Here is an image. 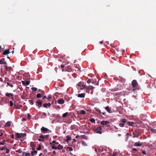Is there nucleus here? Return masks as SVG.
I'll return each instance as SVG.
<instances>
[{
	"label": "nucleus",
	"mask_w": 156,
	"mask_h": 156,
	"mask_svg": "<svg viewBox=\"0 0 156 156\" xmlns=\"http://www.w3.org/2000/svg\"><path fill=\"white\" fill-rule=\"evenodd\" d=\"M89 120L91 122L94 123L95 122V120L94 118H92Z\"/></svg>",
	"instance_id": "36"
},
{
	"label": "nucleus",
	"mask_w": 156,
	"mask_h": 156,
	"mask_svg": "<svg viewBox=\"0 0 156 156\" xmlns=\"http://www.w3.org/2000/svg\"><path fill=\"white\" fill-rule=\"evenodd\" d=\"M120 123L119 126L121 127H123L124 126L126 122V119H122L120 121Z\"/></svg>",
	"instance_id": "2"
},
{
	"label": "nucleus",
	"mask_w": 156,
	"mask_h": 156,
	"mask_svg": "<svg viewBox=\"0 0 156 156\" xmlns=\"http://www.w3.org/2000/svg\"><path fill=\"white\" fill-rule=\"evenodd\" d=\"M11 125V122H6L5 125L4 126V127H9Z\"/></svg>",
	"instance_id": "19"
},
{
	"label": "nucleus",
	"mask_w": 156,
	"mask_h": 156,
	"mask_svg": "<svg viewBox=\"0 0 156 156\" xmlns=\"http://www.w3.org/2000/svg\"><path fill=\"white\" fill-rule=\"evenodd\" d=\"M80 90H82L83 89V87H80Z\"/></svg>",
	"instance_id": "64"
},
{
	"label": "nucleus",
	"mask_w": 156,
	"mask_h": 156,
	"mask_svg": "<svg viewBox=\"0 0 156 156\" xmlns=\"http://www.w3.org/2000/svg\"><path fill=\"white\" fill-rule=\"evenodd\" d=\"M69 113L68 112H66L64 114H63L62 115V117L63 118H65L66 117L67 115Z\"/></svg>",
	"instance_id": "31"
},
{
	"label": "nucleus",
	"mask_w": 156,
	"mask_h": 156,
	"mask_svg": "<svg viewBox=\"0 0 156 156\" xmlns=\"http://www.w3.org/2000/svg\"><path fill=\"white\" fill-rule=\"evenodd\" d=\"M95 132L98 133H99L100 134H101L102 133V132L101 131H100L97 128L95 129Z\"/></svg>",
	"instance_id": "23"
},
{
	"label": "nucleus",
	"mask_w": 156,
	"mask_h": 156,
	"mask_svg": "<svg viewBox=\"0 0 156 156\" xmlns=\"http://www.w3.org/2000/svg\"><path fill=\"white\" fill-rule=\"evenodd\" d=\"M91 82V80L90 79H89L87 81V83H90Z\"/></svg>",
	"instance_id": "53"
},
{
	"label": "nucleus",
	"mask_w": 156,
	"mask_h": 156,
	"mask_svg": "<svg viewBox=\"0 0 156 156\" xmlns=\"http://www.w3.org/2000/svg\"><path fill=\"white\" fill-rule=\"evenodd\" d=\"M77 88H80V87H82L84 88V89H86L87 88V86L84 85L83 83H82L81 82H79L77 84Z\"/></svg>",
	"instance_id": "4"
},
{
	"label": "nucleus",
	"mask_w": 156,
	"mask_h": 156,
	"mask_svg": "<svg viewBox=\"0 0 156 156\" xmlns=\"http://www.w3.org/2000/svg\"><path fill=\"white\" fill-rule=\"evenodd\" d=\"M66 142H68L69 141L71 140V138L70 136L69 135H68L66 136Z\"/></svg>",
	"instance_id": "21"
},
{
	"label": "nucleus",
	"mask_w": 156,
	"mask_h": 156,
	"mask_svg": "<svg viewBox=\"0 0 156 156\" xmlns=\"http://www.w3.org/2000/svg\"><path fill=\"white\" fill-rule=\"evenodd\" d=\"M16 152H18L19 153H22V151L21 150H19L17 151H16Z\"/></svg>",
	"instance_id": "57"
},
{
	"label": "nucleus",
	"mask_w": 156,
	"mask_h": 156,
	"mask_svg": "<svg viewBox=\"0 0 156 156\" xmlns=\"http://www.w3.org/2000/svg\"><path fill=\"white\" fill-rule=\"evenodd\" d=\"M4 150H6V152L5 153L6 154L8 153L9 151V149L5 146L1 148V151H3Z\"/></svg>",
	"instance_id": "8"
},
{
	"label": "nucleus",
	"mask_w": 156,
	"mask_h": 156,
	"mask_svg": "<svg viewBox=\"0 0 156 156\" xmlns=\"http://www.w3.org/2000/svg\"><path fill=\"white\" fill-rule=\"evenodd\" d=\"M85 94L84 93L79 94L77 96L78 97L81 98H83L85 97Z\"/></svg>",
	"instance_id": "15"
},
{
	"label": "nucleus",
	"mask_w": 156,
	"mask_h": 156,
	"mask_svg": "<svg viewBox=\"0 0 156 156\" xmlns=\"http://www.w3.org/2000/svg\"><path fill=\"white\" fill-rule=\"evenodd\" d=\"M26 120V119L24 118H22V121H25Z\"/></svg>",
	"instance_id": "60"
},
{
	"label": "nucleus",
	"mask_w": 156,
	"mask_h": 156,
	"mask_svg": "<svg viewBox=\"0 0 156 156\" xmlns=\"http://www.w3.org/2000/svg\"><path fill=\"white\" fill-rule=\"evenodd\" d=\"M41 146L40 145H39V146L37 149V151L40 150L41 149Z\"/></svg>",
	"instance_id": "42"
},
{
	"label": "nucleus",
	"mask_w": 156,
	"mask_h": 156,
	"mask_svg": "<svg viewBox=\"0 0 156 156\" xmlns=\"http://www.w3.org/2000/svg\"><path fill=\"white\" fill-rule=\"evenodd\" d=\"M51 98V95L48 96L47 99L48 100H49Z\"/></svg>",
	"instance_id": "50"
},
{
	"label": "nucleus",
	"mask_w": 156,
	"mask_h": 156,
	"mask_svg": "<svg viewBox=\"0 0 156 156\" xmlns=\"http://www.w3.org/2000/svg\"><path fill=\"white\" fill-rule=\"evenodd\" d=\"M49 137V135H47L45 136H44V137H45L47 139H48Z\"/></svg>",
	"instance_id": "54"
},
{
	"label": "nucleus",
	"mask_w": 156,
	"mask_h": 156,
	"mask_svg": "<svg viewBox=\"0 0 156 156\" xmlns=\"http://www.w3.org/2000/svg\"><path fill=\"white\" fill-rule=\"evenodd\" d=\"M94 88V87L92 86H87V88H86L87 89V91L89 90H92Z\"/></svg>",
	"instance_id": "20"
},
{
	"label": "nucleus",
	"mask_w": 156,
	"mask_h": 156,
	"mask_svg": "<svg viewBox=\"0 0 156 156\" xmlns=\"http://www.w3.org/2000/svg\"><path fill=\"white\" fill-rule=\"evenodd\" d=\"M36 103L38 104L37 106H38V108H40L42 106V101L40 99H38L36 102Z\"/></svg>",
	"instance_id": "7"
},
{
	"label": "nucleus",
	"mask_w": 156,
	"mask_h": 156,
	"mask_svg": "<svg viewBox=\"0 0 156 156\" xmlns=\"http://www.w3.org/2000/svg\"><path fill=\"white\" fill-rule=\"evenodd\" d=\"M11 137L12 138H13L14 137V135L13 134H12L11 135Z\"/></svg>",
	"instance_id": "59"
},
{
	"label": "nucleus",
	"mask_w": 156,
	"mask_h": 156,
	"mask_svg": "<svg viewBox=\"0 0 156 156\" xmlns=\"http://www.w3.org/2000/svg\"><path fill=\"white\" fill-rule=\"evenodd\" d=\"M131 85L133 88H136L138 85L136 80H133L132 82Z\"/></svg>",
	"instance_id": "5"
},
{
	"label": "nucleus",
	"mask_w": 156,
	"mask_h": 156,
	"mask_svg": "<svg viewBox=\"0 0 156 156\" xmlns=\"http://www.w3.org/2000/svg\"><path fill=\"white\" fill-rule=\"evenodd\" d=\"M5 95L7 96V97H12L13 96V94H12V93H6L5 94Z\"/></svg>",
	"instance_id": "25"
},
{
	"label": "nucleus",
	"mask_w": 156,
	"mask_h": 156,
	"mask_svg": "<svg viewBox=\"0 0 156 156\" xmlns=\"http://www.w3.org/2000/svg\"><path fill=\"white\" fill-rule=\"evenodd\" d=\"M53 143H55L56 144H59L58 142H56L55 140H53L52 142H50V145H52Z\"/></svg>",
	"instance_id": "28"
},
{
	"label": "nucleus",
	"mask_w": 156,
	"mask_h": 156,
	"mask_svg": "<svg viewBox=\"0 0 156 156\" xmlns=\"http://www.w3.org/2000/svg\"><path fill=\"white\" fill-rule=\"evenodd\" d=\"M132 151H133H133H135L137 152L138 151V150L135 148H133L132 149Z\"/></svg>",
	"instance_id": "47"
},
{
	"label": "nucleus",
	"mask_w": 156,
	"mask_h": 156,
	"mask_svg": "<svg viewBox=\"0 0 156 156\" xmlns=\"http://www.w3.org/2000/svg\"><path fill=\"white\" fill-rule=\"evenodd\" d=\"M97 128L99 130L101 131L102 129V128H101V126H98Z\"/></svg>",
	"instance_id": "52"
},
{
	"label": "nucleus",
	"mask_w": 156,
	"mask_h": 156,
	"mask_svg": "<svg viewBox=\"0 0 156 156\" xmlns=\"http://www.w3.org/2000/svg\"><path fill=\"white\" fill-rule=\"evenodd\" d=\"M5 59L4 58H2L1 59V64H4L5 65L7 63L5 61Z\"/></svg>",
	"instance_id": "17"
},
{
	"label": "nucleus",
	"mask_w": 156,
	"mask_h": 156,
	"mask_svg": "<svg viewBox=\"0 0 156 156\" xmlns=\"http://www.w3.org/2000/svg\"><path fill=\"white\" fill-rule=\"evenodd\" d=\"M73 70V69L71 68V67L70 66H66L65 67V69H62V71H68L69 72H70L72 71Z\"/></svg>",
	"instance_id": "3"
},
{
	"label": "nucleus",
	"mask_w": 156,
	"mask_h": 156,
	"mask_svg": "<svg viewBox=\"0 0 156 156\" xmlns=\"http://www.w3.org/2000/svg\"><path fill=\"white\" fill-rule=\"evenodd\" d=\"M41 97V94L40 93L38 94L37 95V98H39Z\"/></svg>",
	"instance_id": "40"
},
{
	"label": "nucleus",
	"mask_w": 156,
	"mask_h": 156,
	"mask_svg": "<svg viewBox=\"0 0 156 156\" xmlns=\"http://www.w3.org/2000/svg\"><path fill=\"white\" fill-rule=\"evenodd\" d=\"M142 153L143 154H144V155H146V152L145 151H142Z\"/></svg>",
	"instance_id": "55"
},
{
	"label": "nucleus",
	"mask_w": 156,
	"mask_h": 156,
	"mask_svg": "<svg viewBox=\"0 0 156 156\" xmlns=\"http://www.w3.org/2000/svg\"><path fill=\"white\" fill-rule=\"evenodd\" d=\"M95 110L97 111L98 112L100 113H101V110L97 108H95Z\"/></svg>",
	"instance_id": "38"
},
{
	"label": "nucleus",
	"mask_w": 156,
	"mask_h": 156,
	"mask_svg": "<svg viewBox=\"0 0 156 156\" xmlns=\"http://www.w3.org/2000/svg\"><path fill=\"white\" fill-rule=\"evenodd\" d=\"M37 151L34 150L33 151H31V154L32 156H34V154H37Z\"/></svg>",
	"instance_id": "24"
},
{
	"label": "nucleus",
	"mask_w": 156,
	"mask_h": 156,
	"mask_svg": "<svg viewBox=\"0 0 156 156\" xmlns=\"http://www.w3.org/2000/svg\"><path fill=\"white\" fill-rule=\"evenodd\" d=\"M142 145V143H140V141H139L138 142H136L134 145V146L135 147H139L141 146Z\"/></svg>",
	"instance_id": "9"
},
{
	"label": "nucleus",
	"mask_w": 156,
	"mask_h": 156,
	"mask_svg": "<svg viewBox=\"0 0 156 156\" xmlns=\"http://www.w3.org/2000/svg\"><path fill=\"white\" fill-rule=\"evenodd\" d=\"M28 102H29L30 104L31 105H33L34 104L33 101L32 100H29L28 101Z\"/></svg>",
	"instance_id": "41"
},
{
	"label": "nucleus",
	"mask_w": 156,
	"mask_h": 156,
	"mask_svg": "<svg viewBox=\"0 0 156 156\" xmlns=\"http://www.w3.org/2000/svg\"><path fill=\"white\" fill-rule=\"evenodd\" d=\"M3 142H1V145H4L5 144L6 140H3Z\"/></svg>",
	"instance_id": "39"
},
{
	"label": "nucleus",
	"mask_w": 156,
	"mask_h": 156,
	"mask_svg": "<svg viewBox=\"0 0 156 156\" xmlns=\"http://www.w3.org/2000/svg\"><path fill=\"white\" fill-rule=\"evenodd\" d=\"M127 125L129 126H133V125L134 124L133 122H126Z\"/></svg>",
	"instance_id": "22"
},
{
	"label": "nucleus",
	"mask_w": 156,
	"mask_h": 156,
	"mask_svg": "<svg viewBox=\"0 0 156 156\" xmlns=\"http://www.w3.org/2000/svg\"><path fill=\"white\" fill-rule=\"evenodd\" d=\"M109 123V122L108 121H102L101 122V124L103 125H107V126H110L108 124Z\"/></svg>",
	"instance_id": "6"
},
{
	"label": "nucleus",
	"mask_w": 156,
	"mask_h": 156,
	"mask_svg": "<svg viewBox=\"0 0 156 156\" xmlns=\"http://www.w3.org/2000/svg\"><path fill=\"white\" fill-rule=\"evenodd\" d=\"M5 134L4 131H3L2 132H1V138L2 137H3V136H5Z\"/></svg>",
	"instance_id": "26"
},
{
	"label": "nucleus",
	"mask_w": 156,
	"mask_h": 156,
	"mask_svg": "<svg viewBox=\"0 0 156 156\" xmlns=\"http://www.w3.org/2000/svg\"><path fill=\"white\" fill-rule=\"evenodd\" d=\"M41 130L42 133H44V132H47L48 130V129L46 128L42 127L41 129Z\"/></svg>",
	"instance_id": "11"
},
{
	"label": "nucleus",
	"mask_w": 156,
	"mask_h": 156,
	"mask_svg": "<svg viewBox=\"0 0 156 156\" xmlns=\"http://www.w3.org/2000/svg\"><path fill=\"white\" fill-rule=\"evenodd\" d=\"M66 66V65H62L61 66V67L62 69V70L63 69H65V67Z\"/></svg>",
	"instance_id": "44"
},
{
	"label": "nucleus",
	"mask_w": 156,
	"mask_h": 156,
	"mask_svg": "<svg viewBox=\"0 0 156 156\" xmlns=\"http://www.w3.org/2000/svg\"><path fill=\"white\" fill-rule=\"evenodd\" d=\"M63 148V146L59 144L58 145V147H57V148L58 150L61 149H62Z\"/></svg>",
	"instance_id": "27"
},
{
	"label": "nucleus",
	"mask_w": 156,
	"mask_h": 156,
	"mask_svg": "<svg viewBox=\"0 0 156 156\" xmlns=\"http://www.w3.org/2000/svg\"><path fill=\"white\" fill-rule=\"evenodd\" d=\"M51 146V148L54 150L57 149V147L55 146L54 145H52Z\"/></svg>",
	"instance_id": "34"
},
{
	"label": "nucleus",
	"mask_w": 156,
	"mask_h": 156,
	"mask_svg": "<svg viewBox=\"0 0 156 156\" xmlns=\"http://www.w3.org/2000/svg\"><path fill=\"white\" fill-rule=\"evenodd\" d=\"M14 106L16 109H20L22 107V105H19L14 104Z\"/></svg>",
	"instance_id": "12"
},
{
	"label": "nucleus",
	"mask_w": 156,
	"mask_h": 156,
	"mask_svg": "<svg viewBox=\"0 0 156 156\" xmlns=\"http://www.w3.org/2000/svg\"><path fill=\"white\" fill-rule=\"evenodd\" d=\"M39 137L40 138H42V139L43 140V139L44 138V136L42 134H41L39 136Z\"/></svg>",
	"instance_id": "43"
},
{
	"label": "nucleus",
	"mask_w": 156,
	"mask_h": 156,
	"mask_svg": "<svg viewBox=\"0 0 156 156\" xmlns=\"http://www.w3.org/2000/svg\"><path fill=\"white\" fill-rule=\"evenodd\" d=\"M105 109L108 112L110 113V112L111 110L109 109L108 106L106 107Z\"/></svg>",
	"instance_id": "29"
},
{
	"label": "nucleus",
	"mask_w": 156,
	"mask_h": 156,
	"mask_svg": "<svg viewBox=\"0 0 156 156\" xmlns=\"http://www.w3.org/2000/svg\"><path fill=\"white\" fill-rule=\"evenodd\" d=\"M30 153H26L25 154V156H30Z\"/></svg>",
	"instance_id": "49"
},
{
	"label": "nucleus",
	"mask_w": 156,
	"mask_h": 156,
	"mask_svg": "<svg viewBox=\"0 0 156 156\" xmlns=\"http://www.w3.org/2000/svg\"><path fill=\"white\" fill-rule=\"evenodd\" d=\"M4 67H5V69L7 70H9V67H7L5 65H4Z\"/></svg>",
	"instance_id": "48"
},
{
	"label": "nucleus",
	"mask_w": 156,
	"mask_h": 156,
	"mask_svg": "<svg viewBox=\"0 0 156 156\" xmlns=\"http://www.w3.org/2000/svg\"><path fill=\"white\" fill-rule=\"evenodd\" d=\"M38 140L39 141H43V140H44L43 139H41L40 138L38 139Z\"/></svg>",
	"instance_id": "61"
},
{
	"label": "nucleus",
	"mask_w": 156,
	"mask_h": 156,
	"mask_svg": "<svg viewBox=\"0 0 156 156\" xmlns=\"http://www.w3.org/2000/svg\"><path fill=\"white\" fill-rule=\"evenodd\" d=\"M51 105V104L50 103H45L43 105V106L46 108L50 107Z\"/></svg>",
	"instance_id": "13"
},
{
	"label": "nucleus",
	"mask_w": 156,
	"mask_h": 156,
	"mask_svg": "<svg viewBox=\"0 0 156 156\" xmlns=\"http://www.w3.org/2000/svg\"><path fill=\"white\" fill-rule=\"evenodd\" d=\"M80 113L81 114H82L83 115H85L86 114V112L85 111H84L83 110H82L80 111Z\"/></svg>",
	"instance_id": "33"
},
{
	"label": "nucleus",
	"mask_w": 156,
	"mask_h": 156,
	"mask_svg": "<svg viewBox=\"0 0 156 156\" xmlns=\"http://www.w3.org/2000/svg\"><path fill=\"white\" fill-rule=\"evenodd\" d=\"M30 81H25V85H28L30 84Z\"/></svg>",
	"instance_id": "37"
},
{
	"label": "nucleus",
	"mask_w": 156,
	"mask_h": 156,
	"mask_svg": "<svg viewBox=\"0 0 156 156\" xmlns=\"http://www.w3.org/2000/svg\"><path fill=\"white\" fill-rule=\"evenodd\" d=\"M116 152H115L113 153V154L112 155V156H116Z\"/></svg>",
	"instance_id": "56"
},
{
	"label": "nucleus",
	"mask_w": 156,
	"mask_h": 156,
	"mask_svg": "<svg viewBox=\"0 0 156 156\" xmlns=\"http://www.w3.org/2000/svg\"><path fill=\"white\" fill-rule=\"evenodd\" d=\"M82 144L83 145V146H87V144L85 142L83 141L82 142Z\"/></svg>",
	"instance_id": "46"
},
{
	"label": "nucleus",
	"mask_w": 156,
	"mask_h": 156,
	"mask_svg": "<svg viewBox=\"0 0 156 156\" xmlns=\"http://www.w3.org/2000/svg\"><path fill=\"white\" fill-rule=\"evenodd\" d=\"M10 106H12L13 105V103L11 101H10Z\"/></svg>",
	"instance_id": "51"
},
{
	"label": "nucleus",
	"mask_w": 156,
	"mask_h": 156,
	"mask_svg": "<svg viewBox=\"0 0 156 156\" xmlns=\"http://www.w3.org/2000/svg\"><path fill=\"white\" fill-rule=\"evenodd\" d=\"M149 130L153 133H156V129H154L151 127L149 128Z\"/></svg>",
	"instance_id": "18"
},
{
	"label": "nucleus",
	"mask_w": 156,
	"mask_h": 156,
	"mask_svg": "<svg viewBox=\"0 0 156 156\" xmlns=\"http://www.w3.org/2000/svg\"><path fill=\"white\" fill-rule=\"evenodd\" d=\"M6 80L5 78H3V80L2 78H1V82L3 83V84H1V85H2V86H4L5 85L7 86L8 85L9 86H10L11 87H12L13 86L11 83H9V82H6Z\"/></svg>",
	"instance_id": "1"
},
{
	"label": "nucleus",
	"mask_w": 156,
	"mask_h": 156,
	"mask_svg": "<svg viewBox=\"0 0 156 156\" xmlns=\"http://www.w3.org/2000/svg\"><path fill=\"white\" fill-rule=\"evenodd\" d=\"M67 149L69 151H73V148L72 147H67Z\"/></svg>",
	"instance_id": "35"
},
{
	"label": "nucleus",
	"mask_w": 156,
	"mask_h": 156,
	"mask_svg": "<svg viewBox=\"0 0 156 156\" xmlns=\"http://www.w3.org/2000/svg\"><path fill=\"white\" fill-rule=\"evenodd\" d=\"M133 135H134V136H133V137L134 138L135 137H138V136H135V133H133Z\"/></svg>",
	"instance_id": "58"
},
{
	"label": "nucleus",
	"mask_w": 156,
	"mask_h": 156,
	"mask_svg": "<svg viewBox=\"0 0 156 156\" xmlns=\"http://www.w3.org/2000/svg\"><path fill=\"white\" fill-rule=\"evenodd\" d=\"M22 82L23 84H25V81H22Z\"/></svg>",
	"instance_id": "63"
},
{
	"label": "nucleus",
	"mask_w": 156,
	"mask_h": 156,
	"mask_svg": "<svg viewBox=\"0 0 156 156\" xmlns=\"http://www.w3.org/2000/svg\"><path fill=\"white\" fill-rule=\"evenodd\" d=\"M30 146L31 147H34L35 146V145L33 143L31 142L30 143Z\"/></svg>",
	"instance_id": "45"
},
{
	"label": "nucleus",
	"mask_w": 156,
	"mask_h": 156,
	"mask_svg": "<svg viewBox=\"0 0 156 156\" xmlns=\"http://www.w3.org/2000/svg\"><path fill=\"white\" fill-rule=\"evenodd\" d=\"M10 53L9 49H6L5 50L4 52L2 53V54L4 55H7Z\"/></svg>",
	"instance_id": "14"
},
{
	"label": "nucleus",
	"mask_w": 156,
	"mask_h": 156,
	"mask_svg": "<svg viewBox=\"0 0 156 156\" xmlns=\"http://www.w3.org/2000/svg\"><path fill=\"white\" fill-rule=\"evenodd\" d=\"M76 69H75V70L76 71H77V72H80V67H76Z\"/></svg>",
	"instance_id": "32"
},
{
	"label": "nucleus",
	"mask_w": 156,
	"mask_h": 156,
	"mask_svg": "<svg viewBox=\"0 0 156 156\" xmlns=\"http://www.w3.org/2000/svg\"><path fill=\"white\" fill-rule=\"evenodd\" d=\"M31 90L33 92H36L37 90V88L36 87H32L31 88Z\"/></svg>",
	"instance_id": "30"
},
{
	"label": "nucleus",
	"mask_w": 156,
	"mask_h": 156,
	"mask_svg": "<svg viewBox=\"0 0 156 156\" xmlns=\"http://www.w3.org/2000/svg\"><path fill=\"white\" fill-rule=\"evenodd\" d=\"M16 136L17 138H20L23 137V133H17L16 134Z\"/></svg>",
	"instance_id": "16"
},
{
	"label": "nucleus",
	"mask_w": 156,
	"mask_h": 156,
	"mask_svg": "<svg viewBox=\"0 0 156 156\" xmlns=\"http://www.w3.org/2000/svg\"><path fill=\"white\" fill-rule=\"evenodd\" d=\"M22 82L23 84H25V81H22Z\"/></svg>",
	"instance_id": "62"
},
{
	"label": "nucleus",
	"mask_w": 156,
	"mask_h": 156,
	"mask_svg": "<svg viewBox=\"0 0 156 156\" xmlns=\"http://www.w3.org/2000/svg\"><path fill=\"white\" fill-rule=\"evenodd\" d=\"M57 102L58 104H62L64 103V101L63 99L60 98L58 100Z\"/></svg>",
	"instance_id": "10"
}]
</instances>
